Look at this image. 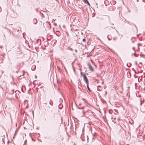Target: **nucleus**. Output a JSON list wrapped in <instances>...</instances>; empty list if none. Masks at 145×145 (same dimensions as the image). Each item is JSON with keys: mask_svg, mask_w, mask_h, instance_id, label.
I'll return each instance as SVG.
<instances>
[{"mask_svg": "<svg viewBox=\"0 0 145 145\" xmlns=\"http://www.w3.org/2000/svg\"><path fill=\"white\" fill-rule=\"evenodd\" d=\"M84 80L85 82L86 83L88 84V80L86 77V76L85 74H83Z\"/></svg>", "mask_w": 145, "mask_h": 145, "instance_id": "obj_1", "label": "nucleus"}, {"mask_svg": "<svg viewBox=\"0 0 145 145\" xmlns=\"http://www.w3.org/2000/svg\"><path fill=\"white\" fill-rule=\"evenodd\" d=\"M88 65L90 70L92 71H93L94 70V69L92 67L91 65L89 63H88Z\"/></svg>", "mask_w": 145, "mask_h": 145, "instance_id": "obj_2", "label": "nucleus"}, {"mask_svg": "<svg viewBox=\"0 0 145 145\" xmlns=\"http://www.w3.org/2000/svg\"><path fill=\"white\" fill-rule=\"evenodd\" d=\"M80 115L82 116H83L85 115L84 111H82L80 113Z\"/></svg>", "mask_w": 145, "mask_h": 145, "instance_id": "obj_3", "label": "nucleus"}, {"mask_svg": "<svg viewBox=\"0 0 145 145\" xmlns=\"http://www.w3.org/2000/svg\"><path fill=\"white\" fill-rule=\"evenodd\" d=\"M83 1L85 3L87 4L89 6H90V4L87 0H83Z\"/></svg>", "mask_w": 145, "mask_h": 145, "instance_id": "obj_4", "label": "nucleus"}, {"mask_svg": "<svg viewBox=\"0 0 145 145\" xmlns=\"http://www.w3.org/2000/svg\"><path fill=\"white\" fill-rule=\"evenodd\" d=\"M110 3L112 5H114L116 3V2L115 1L112 0L110 1Z\"/></svg>", "mask_w": 145, "mask_h": 145, "instance_id": "obj_5", "label": "nucleus"}, {"mask_svg": "<svg viewBox=\"0 0 145 145\" xmlns=\"http://www.w3.org/2000/svg\"><path fill=\"white\" fill-rule=\"evenodd\" d=\"M33 23L34 24H35L37 22V20L36 19L34 18L33 19Z\"/></svg>", "mask_w": 145, "mask_h": 145, "instance_id": "obj_6", "label": "nucleus"}, {"mask_svg": "<svg viewBox=\"0 0 145 145\" xmlns=\"http://www.w3.org/2000/svg\"><path fill=\"white\" fill-rule=\"evenodd\" d=\"M133 50L134 51V52H132V55L134 54H135V51L136 50L135 47H134L132 48Z\"/></svg>", "mask_w": 145, "mask_h": 145, "instance_id": "obj_7", "label": "nucleus"}, {"mask_svg": "<svg viewBox=\"0 0 145 145\" xmlns=\"http://www.w3.org/2000/svg\"><path fill=\"white\" fill-rule=\"evenodd\" d=\"M85 40H86V39H85V38H84V39H82V41H83V42H85Z\"/></svg>", "mask_w": 145, "mask_h": 145, "instance_id": "obj_8", "label": "nucleus"}, {"mask_svg": "<svg viewBox=\"0 0 145 145\" xmlns=\"http://www.w3.org/2000/svg\"><path fill=\"white\" fill-rule=\"evenodd\" d=\"M87 87H88V89L89 90V87H88V85H87Z\"/></svg>", "mask_w": 145, "mask_h": 145, "instance_id": "obj_9", "label": "nucleus"}, {"mask_svg": "<svg viewBox=\"0 0 145 145\" xmlns=\"http://www.w3.org/2000/svg\"><path fill=\"white\" fill-rule=\"evenodd\" d=\"M91 62H92V63H93V62L92 61V60H91Z\"/></svg>", "mask_w": 145, "mask_h": 145, "instance_id": "obj_10", "label": "nucleus"}, {"mask_svg": "<svg viewBox=\"0 0 145 145\" xmlns=\"http://www.w3.org/2000/svg\"><path fill=\"white\" fill-rule=\"evenodd\" d=\"M137 47H138V45H137Z\"/></svg>", "mask_w": 145, "mask_h": 145, "instance_id": "obj_11", "label": "nucleus"}, {"mask_svg": "<svg viewBox=\"0 0 145 145\" xmlns=\"http://www.w3.org/2000/svg\"><path fill=\"white\" fill-rule=\"evenodd\" d=\"M144 8H145V6Z\"/></svg>", "mask_w": 145, "mask_h": 145, "instance_id": "obj_12", "label": "nucleus"}]
</instances>
